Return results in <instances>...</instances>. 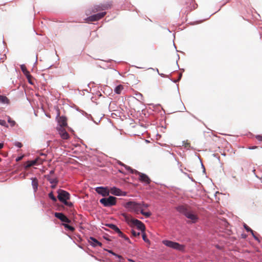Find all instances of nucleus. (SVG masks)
<instances>
[{
    "label": "nucleus",
    "mask_w": 262,
    "mask_h": 262,
    "mask_svg": "<svg viewBox=\"0 0 262 262\" xmlns=\"http://www.w3.org/2000/svg\"><path fill=\"white\" fill-rule=\"evenodd\" d=\"M123 89V86L122 85H119L117 86L115 89V92L117 94H121V91Z\"/></svg>",
    "instance_id": "obj_22"
},
{
    "label": "nucleus",
    "mask_w": 262,
    "mask_h": 262,
    "mask_svg": "<svg viewBox=\"0 0 262 262\" xmlns=\"http://www.w3.org/2000/svg\"><path fill=\"white\" fill-rule=\"evenodd\" d=\"M116 233H117L120 237L124 238L126 241H129V239L124 234L121 230L119 229V231H118Z\"/></svg>",
    "instance_id": "obj_26"
},
{
    "label": "nucleus",
    "mask_w": 262,
    "mask_h": 262,
    "mask_svg": "<svg viewBox=\"0 0 262 262\" xmlns=\"http://www.w3.org/2000/svg\"><path fill=\"white\" fill-rule=\"evenodd\" d=\"M110 253H112L113 254L115 255H116V254H115L114 253H113V252L111 251H109Z\"/></svg>",
    "instance_id": "obj_43"
},
{
    "label": "nucleus",
    "mask_w": 262,
    "mask_h": 262,
    "mask_svg": "<svg viewBox=\"0 0 262 262\" xmlns=\"http://www.w3.org/2000/svg\"><path fill=\"white\" fill-rule=\"evenodd\" d=\"M70 194L66 191L60 190L58 191V200L63 202L65 201L70 199Z\"/></svg>",
    "instance_id": "obj_9"
},
{
    "label": "nucleus",
    "mask_w": 262,
    "mask_h": 262,
    "mask_svg": "<svg viewBox=\"0 0 262 262\" xmlns=\"http://www.w3.org/2000/svg\"><path fill=\"white\" fill-rule=\"evenodd\" d=\"M141 204V209H143V207H144V208H147L149 207V205L147 204H145L143 202H142V203Z\"/></svg>",
    "instance_id": "obj_37"
},
{
    "label": "nucleus",
    "mask_w": 262,
    "mask_h": 262,
    "mask_svg": "<svg viewBox=\"0 0 262 262\" xmlns=\"http://www.w3.org/2000/svg\"><path fill=\"white\" fill-rule=\"evenodd\" d=\"M96 191L98 193L104 196L108 195L110 192L107 188H104L102 187H97L96 188Z\"/></svg>",
    "instance_id": "obj_11"
},
{
    "label": "nucleus",
    "mask_w": 262,
    "mask_h": 262,
    "mask_svg": "<svg viewBox=\"0 0 262 262\" xmlns=\"http://www.w3.org/2000/svg\"><path fill=\"white\" fill-rule=\"evenodd\" d=\"M176 209L180 213L185 215L187 218L190 219L193 223H196L199 219L198 215L188 205H180L178 206Z\"/></svg>",
    "instance_id": "obj_1"
},
{
    "label": "nucleus",
    "mask_w": 262,
    "mask_h": 262,
    "mask_svg": "<svg viewBox=\"0 0 262 262\" xmlns=\"http://www.w3.org/2000/svg\"><path fill=\"white\" fill-rule=\"evenodd\" d=\"M162 243L169 248L173 249L178 250L179 251H183L184 249V246L182 245H180L178 243L174 242L168 240H164L162 241Z\"/></svg>",
    "instance_id": "obj_6"
},
{
    "label": "nucleus",
    "mask_w": 262,
    "mask_h": 262,
    "mask_svg": "<svg viewBox=\"0 0 262 262\" xmlns=\"http://www.w3.org/2000/svg\"><path fill=\"white\" fill-rule=\"evenodd\" d=\"M6 59V56L5 54H0V63L3 62Z\"/></svg>",
    "instance_id": "obj_33"
},
{
    "label": "nucleus",
    "mask_w": 262,
    "mask_h": 262,
    "mask_svg": "<svg viewBox=\"0 0 262 262\" xmlns=\"http://www.w3.org/2000/svg\"><path fill=\"white\" fill-rule=\"evenodd\" d=\"M132 234L133 236L134 237H137V236H139L140 235V232H137L134 230H132Z\"/></svg>",
    "instance_id": "obj_32"
},
{
    "label": "nucleus",
    "mask_w": 262,
    "mask_h": 262,
    "mask_svg": "<svg viewBox=\"0 0 262 262\" xmlns=\"http://www.w3.org/2000/svg\"><path fill=\"white\" fill-rule=\"evenodd\" d=\"M21 70L23 71V72L24 74V75L27 77V79H28V80L29 81V82L30 83H32V82L31 81V78L32 76L30 74L29 72L27 70V69L26 67H25V66L21 65Z\"/></svg>",
    "instance_id": "obj_14"
},
{
    "label": "nucleus",
    "mask_w": 262,
    "mask_h": 262,
    "mask_svg": "<svg viewBox=\"0 0 262 262\" xmlns=\"http://www.w3.org/2000/svg\"><path fill=\"white\" fill-rule=\"evenodd\" d=\"M8 122L10 123L11 126H14L16 124L15 121L12 120L10 117H8Z\"/></svg>",
    "instance_id": "obj_29"
},
{
    "label": "nucleus",
    "mask_w": 262,
    "mask_h": 262,
    "mask_svg": "<svg viewBox=\"0 0 262 262\" xmlns=\"http://www.w3.org/2000/svg\"><path fill=\"white\" fill-rule=\"evenodd\" d=\"M139 212H140L142 215H144L146 217H149L151 215V213L150 212H144L143 209L141 208Z\"/></svg>",
    "instance_id": "obj_24"
},
{
    "label": "nucleus",
    "mask_w": 262,
    "mask_h": 262,
    "mask_svg": "<svg viewBox=\"0 0 262 262\" xmlns=\"http://www.w3.org/2000/svg\"><path fill=\"white\" fill-rule=\"evenodd\" d=\"M23 158V157H18L17 159V161H19V160H21Z\"/></svg>",
    "instance_id": "obj_42"
},
{
    "label": "nucleus",
    "mask_w": 262,
    "mask_h": 262,
    "mask_svg": "<svg viewBox=\"0 0 262 262\" xmlns=\"http://www.w3.org/2000/svg\"><path fill=\"white\" fill-rule=\"evenodd\" d=\"M40 156L43 157V158H42L41 157H38L36 158L35 160H34L36 162L37 165L41 164L43 163V162L45 161V158L46 157V155L44 154H41Z\"/></svg>",
    "instance_id": "obj_20"
},
{
    "label": "nucleus",
    "mask_w": 262,
    "mask_h": 262,
    "mask_svg": "<svg viewBox=\"0 0 262 262\" xmlns=\"http://www.w3.org/2000/svg\"><path fill=\"white\" fill-rule=\"evenodd\" d=\"M4 147V144L2 143H0V149H2Z\"/></svg>",
    "instance_id": "obj_41"
},
{
    "label": "nucleus",
    "mask_w": 262,
    "mask_h": 262,
    "mask_svg": "<svg viewBox=\"0 0 262 262\" xmlns=\"http://www.w3.org/2000/svg\"><path fill=\"white\" fill-rule=\"evenodd\" d=\"M244 228L247 231L250 232L252 234L253 236H254V237L255 239H257V237H256L255 236V235H254L253 231L249 227H248L247 225L245 224L244 225Z\"/></svg>",
    "instance_id": "obj_27"
},
{
    "label": "nucleus",
    "mask_w": 262,
    "mask_h": 262,
    "mask_svg": "<svg viewBox=\"0 0 262 262\" xmlns=\"http://www.w3.org/2000/svg\"><path fill=\"white\" fill-rule=\"evenodd\" d=\"M55 216L58 219H59L61 221L70 223L71 222V220H70L64 214L60 212H55Z\"/></svg>",
    "instance_id": "obj_10"
},
{
    "label": "nucleus",
    "mask_w": 262,
    "mask_h": 262,
    "mask_svg": "<svg viewBox=\"0 0 262 262\" xmlns=\"http://www.w3.org/2000/svg\"><path fill=\"white\" fill-rule=\"evenodd\" d=\"M106 14V12H102L91 15L85 19L86 23L98 21L103 18Z\"/></svg>",
    "instance_id": "obj_8"
},
{
    "label": "nucleus",
    "mask_w": 262,
    "mask_h": 262,
    "mask_svg": "<svg viewBox=\"0 0 262 262\" xmlns=\"http://www.w3.org/2000/svg\"><path fill=\"white\" fill-rule=\"evenodd\" d=\"M184 146L186 148H189L190 147V143H186L184 144Z\"/></svg>",
    "instance_id": "obj_39"
},
{
    "label": "nucleus",
    "mask_w": 262,
    "mask_h": 262,
    "mask_svg": "<svg viewBox=\"0 0 262 262\" xmlns=\"http://www.w3.org/2000/svg\"><path fill=\"white\" fill-rule=\"evenodd\" d=\"M142 238L144 240V241L146 243H149V239L147 238V236L146 235V234L142 232Z\"/></svg>",
    "instance_id": "obj_31"
},
{
    "label": "nucleus",
    "mask_w": 262,
    "mask_h": 262,
    "mask_svg": "<svg viewBox=\"0 0 262 262\" xmlns=\"http://www.w3.org/2000/svg\"><path fill=\"white\" fill-rule=\"evenodd\" d=\"M47 178L50 183L53 185L52 187L54 188L58 183L57 179L55 177H52L50 175L47 176Z\"/></svg>",
    "instance_id": "obj_15"
},
{
    "label": "nucleus",
    "mask_w": 262,
    "mask_h": 262,
    "mask_svg": "<svg viewBox=\"0 0 262 262\" xmlns=\"http://www.w3.org/2000/svg\"><path fill=\"white\" fill-rule=\"evenodd\" d=\"M89 242H90V244L91 245L93 246L94 247H96L97 246H100V247L102 246L101 243L99 242L96 238H95L93 237H91L90 238Z\"/></svg>",
    "instance_id": "obj_17"
},
{
    "label": "nucleus",
    "mask_w": 262,
    "mask_h": 262,
    "mask_svg": "<svg viewBox=\"0 0 262 262\" xmlns=\"http://www.w3.org/2000/svg\"><path fill=\"white\" fill-rule=\"evenodd\" d=\"M65 205L67 206H69L70 207H72L73 206V203L72 202H68L67 200V201H65L64 202H62Z\"/></svg>",
    "instance_id": "obj_34"
},
{
    "label": "nucleus",
    "mask_w": 262,
    "mask_h": 262,
    "mask_svg": "<svg viewBox=\"0 0 262 262\" xmlns=\"http://www.w3.org/2000/svg\"><path fill=\"white\" fill-rule=\"evenodd\" d=\"M116 198L110 196L108 198H104L100 199V202L105 207H110L116 205Z\"/></svg>",
    "instance_id": "obj_7"
},
{
    "label": "nucleus",
    "mask_w": 262,
    "mask_h": 262,
    "mask_svg": "<svg viewBox=\"0 0 262 262\" xmlns=\"http://www.w3.org/2000/svg\"><path fill=\"white\" fill-rule=\"evenodd\" d=\"M107 226L116 232H117L118 231H119V229L118 228V227L114 224H110L107 225Z\"/></svg>",
    "instance_id": "obj_25"
},
{
    "label": "nucleus",
    "mask_w": 262,
    "mask_h": 262,
    "mask_svg": "<svg viewBox=\"0 0 262 262\" xmlns=\"http://www.w3.org/2000/svg\"><path fill=\"white\" fill-rule=\"evenodd\" d=\"M62 225L64 227V228L69 229V230H70L71 231H74L75 230V228L73 227H72L67 224L63 223V224H62Z\"/></svg>",
    "instance_id": "obj_28"
},
{
    "label": "nucleus",
    "mask_w": 262,
    "mask_h": 262,
    "mask_svg": "<svg viewBox=\"0 0 262 262\" xmlns=\"http://www.w3.org/2000/svg\"><path fill=\"white\" fill-rule=\"evenodd\" d=\"M32 180V185L34 189V192H36L38 188V180L36 178H33Z\"/></svg>",
    "instance_id": "obj_19"
},
{
    "label": "nucleus",
    "mask_w": 262,
    "mask_h": 262,
    "mask_svg": "<svg viewBox=\"0 0 262 262\" xmlns=\"http://www.w3.org/2000/svg\"><path fill=\"white\" fill-rule=\"evenodd\" d=\"M14 145L19 148H21L23 146V144L19 142H15Z\"/></svg>",
    "instance_id": "obj_36"
},
{
    "label": "nucleus",
    "mask_w": 262,
    "mask_h": 262,
    "mask_svg": "<svg viewBox=\"0 0 262 262\" xmlns=\"http://www.w3.org/2000/svg\"><path fill=\"white\" fill-rule=\"evenodd\" d=\"M256 148V147H253L252 149Z\"/></svg>",
    "instance_id": "obj_44"
},
{
    "label": "nucleus",
    "mask_w": 262,
    "mask_h": 262,
    "mask_svg": "<svg viewBox=\"0 0 262 262\" xmlns=\"http://www.w3.org/2000/svg\"><path fill=\"white\" fill-rule=\"evenodd\" d=\"M122 215L128 224H131L132 225L136 226L137 228L140 230L142 232L144 231L145 229V226L141 221L137 219L132 218L131 216L126 213H123Z\"/></svg>",
    "instance_id": "obj_3"
},
{
    "label": "nucleus",
    "mask_w": 262,
    "mask_h": 262,
    "mask_svg": "<svg viewBox=\"0 0 262 262\" xmlns=\"http://www.w3.org/2000/svg\"><path fill=\"white\" fill-rule=\"evenodd\" d=\"M49 197L53 201L56 202L57 201V199L56 197L54 195L52 192H50L49 194Z\"/></svg>",
    "instance_id": "obj_30"
},
{
    "label": "nucleus",
    "mask_w": 262,
    "mask_h": 262,
    "mask_svg": "<svg viewBox=\"0 0 262 262\" xmlns=\"http://www.w3.org/2000/svg\"><path fill=\"white\" fill-rule=\"evenodd\" d=\"M124 207L130 211H134L137 213H139L141 208V204L134 201H129L125 203L124 205Z\"/></svg>",
    "instance_id": "obj_5"
},
{
    "label": "nucleus",
    "mask_w": 262,
    "mask_h": 262,
    "mask_svg": "<svg viewBox=\"0 0 262 262\" xmlns=\"http://www.w3.org/2000/svg\"><path fill=\"white\" fill-rule=\"evenodd\" d=\"M67 119L66 117L64 116H61L59 117L58 119V123L60 125V127L63 128L64 127L67 126Z\"/></svg>",
    "instance_id": "obj_16"
},
{
    "label": "nucleus",
    "mask_w": 262,
    "mask_h": 262,
    "mask_svg": "<svg viewBox=\"0 0 262 262\" xmlns=\"http://www.w3.org/2000/svg\"><path fill=\"white\" fill-rule=\"evenodd\" d=\"M112 6V3L111 2H107L103 4L95 5L91 10H88L86 11V14L88 15L92 13H95L99 11L108 10L111 8Z\"/></svg>",
    "instance_id": "obj_2"
},
{
    "label": "nucleus",
    "mask_w": 262,
    "mask_h": 262,
    "mask_svg": "<svg viewBox=\"0 0 262 262\" xmlns=\"http://www.w3.org/2000/svg\"><path fill=\"white\" fill-rule=\"evenodd\" d=\"M125 168L131 173L138 174L139 176V180L141 182L145 183L147 184H150L151 180L146 174L140 172L135 169H133L130 167H128L127 166H125Z\"/></svg>",
    "instance_id": "obj_4"
},
{
    "label": "nucleus",
    "mask_w": 262,
    "mask_h": 262,
    "mask_svg": "<svg viewBox=\"0 0 262 262\" xmlns=\"http://www.w3.org/2000/svg\"><path fill=\"white\" fill-rule=\"evenodd\" d=\"M185 4L187 5L186 9L187 11H191L193 9H194V6L192 0H187L185 2Z\"/></svg>",
    "instance_id": "obj_18"
},
{
    "label": "nucleus",
    "mask_w": 262,
    "mask_h": 262,
    "mask_svg": "<svg viewBox=\"0 0 262 262\" xmlns=\"http://www.w3.org/2000/svg\"><path fill=\"white\" fill-rule=\"evenodd\" d=\"M37 165V164H36V162H35V160L29 161L26 163V168H29L33 165Z\"/></svg>",
    "instance_id": "obj_23"
},
{
    "label": "nucleus",
    "mask_w": 262,
    "mask_h": 262,
    "mask_svg": "<svg viewBox=\"0 0 262 262\" xmlns=\"http://www.w3.org/2000/svg\"><path fill=\"white\" fill-rule=\"evenodd\" d=\"M256 138L258 140L262 141V136L258 135Z\"/></svg>",
    "instance_id": "obj_38"
},
{
    "label": "nucleus",
    "mask_w": 262,
    "mask_h": 262,
    "mask_svg": "<svg viewBox=\"0 0 262 262\" xmlns=\"http://www.w3.org/2000/svg\"><path fill=\"white\" fill-rule=\"evenodd\" d=\"M0 102L4 104H9L10 101L6 96L0 95Z\"/></svg>",
    "instance_id": "obj_21"
},
{
    "label": "nucleus",
    "mask_w": 262,
    "mask_h": 262,
    "mask_svg": "<svg viewBox=\"0 0 262 262\" xmlns=\"http://www.w3.org/2000/svg\"><path fill=\"white\" fill-rule=\"evenodd\" d=\"M59 134L62 139H68L69 138V135L66 132L64 128L59 127L58 128Z\"/></svg>",
    "instance_id": "obj_13"
},
{
    "label": "nucleus",
    "mask_w": 262,
    "mask_h": 262,
    "mask_svg": "<svg viewBox=\"0 0 262 262\" xmlns=\"http://www.w3.org/2000/svg\"><path fill=\"white\" fill-rule=\"evenodd\" d=\"M110 192L112 194L118 196H125L126 194V192L122 191L120 189L116 187L112 188L111 189Z\"/></svg>",
    "instance_id": "obj_12"
},
{
    "label": "nucleus",
    "mask_w": 262,
    "mask_h": 262,
    "mask_svg": "<svg viewBox=\"0 0 262 262\" xmlns=\"http://www.w3.org/2000/svg\"><path fill=\"white\" fill-rule=\"evenodd\" d=\"M0 125L2 126L8 127L6 121L4 120L0 119Z\"/></svg>",
    "instance_id": "obj_35"
},
{
    "label": "nucleus",
    "mask_w": 262,
    "mask_h": 262,
    "mask_svg": "<svg viewBox=\"0 0 262 262\" xmlns=\"http://www.w3.org/2000/svg\"><path fill=\"white\" fill-rule=\"evenodd\" d=\"M54 172H55V171L54 170H51L50 172L49 175L51 176L52 174H53L54 173Z\"/></svg>",
    "instance_id": "obj_40"
}]
</instances>
